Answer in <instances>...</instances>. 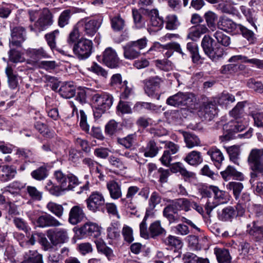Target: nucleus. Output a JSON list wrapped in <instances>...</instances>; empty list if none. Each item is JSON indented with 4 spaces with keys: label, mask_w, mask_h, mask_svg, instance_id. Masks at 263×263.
I'll return each instance as SVG.
<instances>
[{
    "label": "nucleus",
    "mask_w": 263,
    "mask_h": 263,
    "mask_svg": "<svg viewBox=\"0 0 263 263\" xmlns=\"http://www.w3.org/2000/svg\"><path fill=\"white\" fill-rule=\"evenodd\" d=\"M263 148H254L251 150L247 162L250 172V182L253 184L259 175H263Z\"/></svg>",
    "instance_id": "1"
},
{
    "label": "nucleus",
    "mask_w": 263,
    "mask_h": 263,
    "mask_svg": "<svg viewBox=\"0 0 263 263\" xmlns=\"http://www.w3.org/2000/svg\"><path fill=\"white\" fill-rule=\"evenodd\" d=\"M16 174V168L13 166L5 165L0 166V179L3 181L12 179Z\"/></svg>",
    "instance_id": "20"
},
{
    "label": "nucleus",
    "mask_w": 263,
    "mask_h": 263,
    "mask_svg": "<svg viewBox=\"0 0 263 263\" xmlns=\"http://www.w3.org/2000/svg\"><path fill=\"white\" fill-rule=\"evenodd\" d=\"M172 203L177 211L183 210L188 212L191 210L192 206V201L185 198L176 199Z\"/></svg>",
    "instance_id": "29"
},
{
    "label": "nucleus",
    "mask_w": 263,
    "mask_h": 263,
    "mask_svg": "<svg viewBox=\"0 0 263 263\" xmlns=\"http://www.w3.org/2000/svg\"><path fill=\"white\" fill-rule=\"evenodd\" d=\"M82 233L92 235L95 236L100 235V227L95 222H87L85 223L81 228Z\"/></svg>",
    "instance_id": "24"
},
{
    "label": "nucleus",
    "mask_w": 263,
    "mask_h": 263,
    "mask_svg": "<svg viewBox=\"0 0 263 263\" xmlns=\"http://www.w3.org/2000/svg\"><path fill=\"white\" fill-rule=\"evenodd\" d=\"M236 217V212L232 206H228L218 213L219 219L222 221H231Z\"/></svg>",
    "instance_id": "33"
},
{
    "label": "nucleus",
    "mask_w": 263,
    "mask_h": 263,
    "mask_svg": "<svg viewBox=\"0 0 263 263\" xmlns=\"http://www.w3.org/2000/svg\"><path fill=\"white\" fill-rule=\"evenodd\" d=\"M240 10L245 16L247 21L255 29H257L255 25L256 18H255V11L244 6L240 7Z\"/></svg>",
    "instance_id": "36"
},
{
    "label": "nucleus",
    "mask_w": 263,
    "mask_h": 263,
    "mask_svg": "<svg viewBox=\"0 0 263 263\" xmlns=\"http://www.w3.org/2000/svg\"><path fill=\"white\" fill-rule=\"evenodd\" d=\"M71 16V11L70 9L64 10L60 15L58 19V25L61 28H63L69 23Z\"/></svg>",
    "instance_id": "47"
},
{
    "label": "nucleus",
    "mask_w": 263,
    "mask_h": 263,
    "mask_svg": "<svg viewBox=\"0 0 263 263\" xmlns=\"http://www.w3.org/2000/svg\"><path fill=\"white\" fill-rule=\"evenodd\" d=\"M52 14L49 10H45L40 16L37 21L34 23L33 25H30L29 26V28L31 31L36 33L40 32L45 29L47 26L52 24Z\"/></svg>",
    "instance_id": "7"
},
{
    "label": "nucleus",
    "mask_w": 263,
    "mask_h": 263,
    "mask_svg": "<svg viewBox=\"0 0 263 263\" xmlns=\"http://www.w3.org/2000/svg\"><path fill=\"white\" fill-rule=\"evenodd\" d=\"M235 101V97L233 95L228 93H222L219 97L218 102L220 105L227 106Z\"/></svg>",
    "instance_id": "52"
},
{
    "label": "nucleus",
    "mask_w": 263,
    "mask_h": 263,
    "mask_svg": "<svg viewBox=\"0 0 263 263\" xmlns=\"http://www.w3.org/2000/svg\"><path fill=\"white\" fill-rule=\"evenodd\" d=\"M106 186L112 199L116 200L121 197L122 193L121 185L118 183L111 180L107 183Z\"/></svg>",
    "instance_id": "22"
},
{
    "label": "nucleus",
    "mask_w": 263,
    "mask_h": 263,
    "mask_svg": "<svg viewBox=\"0 0 263 263\" xmlns=\"http://www.w3.org/2000/svg\"><path fill=\"white\" fill-rule=\"evenodd\" d=\"M173 168L175 170L176 172H179L181 175L187 178H193L195 176V174L187 171L181 163L178 162L176 163Z\"/></svg>",
    "instance_id": "55"
},
{
    "label": "nucleus",
    "mask_w": 263,
    "mask_h": 263,
    "mask_svg": "<svg viewBox=\"0 0 263 263\" xmlns=\"http://www.w3.org/2000/svg\"><path fill=\"white\" fill-rule=\"evenodd\" d=\"M65 181L66 182V185L68 186L66 187H61V189L64 191L72 189L74 185L78 184L79 183L78 178L71 174L67 175L66 180Z\"/></svg>",
    "instance_id": "54"
},
{
    "label": "nucleus",
    "mask_w": 263,
    "mask_h": 263,
    "mask_svg": "<svg viewBox=\"0 0 263 263\" xmlns=\"http://www.w3.org/2000/svg\"><path fill=\"white\" fill-rule=\"evenodd\" d=\"M217 114L216 105L211 102L203 103L198 111L200 118L209 121L213 119Z\"/></svg>",
    "instance_id": "10"
},
{
    "label": "nucleus",
    "mask_w": 263,
    "mask_h": 263,
    "mask_svg": "<svg viewBox=\"0 0 263 263\" xmlns=\"http://www.w3.org/2000/svg\"><path fill=\"white\" fill-rule=\"evenodd\" d=\"M107 237L111 239H115L120 236V230L116 224H111L107 230Z\"/></svg>",
    "instance_id": "63"
},
{
    "label": "nucleus",
    "mask_w": 263,
    "mask_h": 263,
    "mask_svg": "<svg viewBox=\"0 0 263 263\" xmlns=\"http://www.w3.org/2000/svg\"><path fill=\"white\" fill-rule=\"evenodd\" d=\"M31 176L37 180L44 179L47 176V172L45 167L41 166L37 169L32 172Z\"/></svg>",
    "instance_id": "53"
},
{
    "label": "nucleus",
    "mask_w": 263,
    "mask_h": 263,
    "mask_svg": "<svg viewBox=\"0 0 263 263\" xmlns=\"http://www.w3.org/2000/svg\"><path fill=\"white\" fill-rule=\"evenodd\" d=\"M166 29L168 30H176L180 26V22L176 15H168L165 19Z\"/></svg>",
    "instance_id": "45"
},
{
    "label": "nucleus",
    "mask_w": 263,
    "mask_h": 263,
    "mask_svg": "<svg viewBox=\"0 0 263 263\" xmlns=\"http://www.w3.org/2000/svg\"><path fill=\"white\" fill-rule=\"evenodd\" d=\"M86 202L88 210L96 212L104 204L105 199L102 193L99 192H93L86 200Z\"/></svg>",
    "instance_id": "9"
},
{
    "label": "nucleus",
    "mask_w": 263,
    "mask_h": 263,
    "mask_svg": "<svg viewBox=\"0 0 263 263\" xmlns=\"http://www.w3.org/2000/svg\"><path fill=\"white\" fill-rule=\"evenodd\" d=\"M102 22L103 18L101 16L91 19L85 18L78 22V26L82 32H84L86 35L92 36L96 33Z\"/></svg>",
    "instance_id": "4"
},
{
    "label": "nucleus",
    "mask_w": 263,
    "mask_h": 263,
    "mask_svg": "<svg viewBox=\"0 0 263 263\" xmlns=\"http://www.w3.org/2000/svg\"><path fill=\"white\" fill-rule=\"evenodd\" d=\"M184 160L191 165H198L203 161L201 153L196 151H193L188 153Z\"/></svg>",
    "instance_id": "28"
},
{
    "label": "nucleus",
    "mask_w": 263,
    "mask_h": 263,
    "mask_svg": "<svg viewBox=\"0 0 263 263\" xmlns=\"http://www.w3.org/2000/svg\"><path fill=\"white\" fill-rule=\"evenodd\" d=\"M159 152V148L156 145V143L154 141H149L146 147L144 149V156L146 157H154Z\"/></svg>",
    "instance_id": "42"
},
{
    "label": "nucleus",
    "mask_w": 263,
    "mask_h": 263,
    "mask_svg": "<svg viewBox=\"0 0 263 263\" xmlns=\"http://www.w3.org/2000/svg\"><path fill=\"white\" fill-rule=\"evenodd\" d=\"M96 107L93 109V115L96 119L100 118L102 115L111 106L113 98L108 93H96L92 97Z\"/></svg>",
    "instance_id": "2"
},
{
    "label": "nucleus",
    "mask_w": 263,
    "mask_h": 263,
    "mask_svg": "<svg viewBox=\"0 0 263 263\" xmlns=\"http://www.w3.org/2000/svg\"><path fill=\"white\" fill-rule=\"evenodd\" d=\"M132 13L136 28H143L145 25V19L139 12V10L134 9L132 10Z\"/></svg>",
    "instance_id": "50"
},
{
    "label": "nucleus",
    "mask_w": 263,
    "mask_h": 263,
    "mask_svg": "<svg viewBox=\"0 0 263 263\" xmlns=\"http://www.w3.org/2000/svg\"><path fill=\"white\" fill-rule=\"evenodd\" d=\"M209 31L205 25H197L191 27L189 30L187 38L193 41H196L200 36Z\"/></svg>",
    "instance_id": "17"
},
{
    "label": "nucleus",
    "mask_w": 263,
    "mask_h": 263,
    "mask_svg": "<svg viewBox=\"0 0 263 263\" xmlns=\"http://www.w3.org/2000/svg\"><path fill=\"white\" fill-rule=\"evenodd\" d=\"M9 57L10 61L13 63L23 62L25 61V58L18 50H10Z\"/></svg>",
    "instance_id": "62"
},
{
    "label": "nucleus",
    "mask_w": 263,
    "mask_h": 263,
    "mask_svg": "<svg viewBox=\"0 0 263 263\" xmlns=\"http://www.w3.org/2000/svg\"><path fill=\"white\" fill-rule=\"evenodd\" d=\"M163 241L165 245L176 248H180L182 246V242L180 239L177 236L171 235L165 238Z\"/></svg>",
    "instance_id": "48"
},
{
    "label": "nucleus",
    "mask_w": 263,
    "mask_h": 263,
    "mask_svg": "<svg viewBox=\"0 0 263 263\" xmlns=\"http://www.w3.org/2000/svg\"><path fill=\"white\" fill-rule=\"evenodd\" d=\"M247 232L256 241L263 239V228L255 221L248 224Z\"/></svg>",
    "instance_id": "18"
},
{
    "label": "nucleus",
    "mask_w": 263,
    "mask_h": 263,
    "mask_svg": "<svg viewBox=\"0 0 263 263\" xmlns=\"http://www.w3.org/2000/svg\"><path fill=\"white\" fill-rule=\"evenodd\" d=\"M36 226L45 228L50 227H59L62 225L59 220L50 214H46L40 216L36 220Z\"/></svg>",
    "instance_id": "12"
},
{
    "label": "nucleus",
    "mask_w": 263,
    "mask_h": 263,
    "mask_svg": "<svg viewBox=\"0 0 263 263\" xmlns=\"http://www.w3.org/2000/svg\"><path fill=\"white\" fill-rule=\"evenodd\" d=\"M173 204L166 206L163 211V216L166 218L170 223L176 222L178 221V217L175 214L176 213V210Z\"/></svg>",
    "instance_id": "37"
},
{
    "label": "nucleus",
    "mask_w": 263,
    "mask_h": 263,
    "mask_svg": "<svg viewBox=\"0 0 263 263\" xmlns=\"http://www.w3.org/2000/svg\"><path fill=\"white\" fill-rule=\"evenodd\" d=\"M195 100L196 98L193 94L179 92L168 98L166 103L173 106H190Z\"/></svg>",
    "instance_id": "5"
},
{
    "label": "nucleus",
    "mask_w": 263,
    "mask_h": 263,
    "mask_svg": "<svg viewBox=\"0 0 263 263\" xmlns=\"http://www.w3.org/2000/svg\"><path fill=\"white\" fill-rule=\"evenodd\" d=\"M162 80L158 77L151 78L144 81L145 91L149 96L153 95L154 92L160 87Z\"/></svg>",
    "instance_id": "16"
},
{
    "label": "nucleus",
    "mask_w": 263,
    "mask_h": 263,
    "mask_svg": "<svg viewBox=\"0 0 263 263\" xmlns=\"http://www.w3.org/2000/svg\"><path fill=\"white\" fill-rule=\"evenodd\" d=\"M96 243L98 251L104 254L109 260H111L114 256L112 249L101 241L98 240Z\"/></svg>",
    "instance_id": "44"
},
{
    "label": "nucleus",
    "mask_w": 263,
    "mask_h": 263,
    "mask_svg": "<svg viewBox=\"0 0 263 263\" xmlns=\"http://www.w3.org/2000/svg\"><path fill=\"white\" fill-rule=\"evenodd\" d=\"M108 161L109 163L112 166L116 167L120 170L126 169L128 167L127 163L122 161L120 159L113 156H111L109 158Z\"/></svg>",
    "instance_id": "51"
},
{
    "label": "nucleus",
    "mask_w": 263,
    "mask_h": 263,
    "mask_svg": "<svg viewBox=\"0 0 263 263\" xmlns=\"http://www.w3.org/2000/svg\"><path fill=\"white\" fill-rule=\"evenodd\" d=\"M59 92L61 96L64 98H71L76 94V86L72 82L66 83L61 86Z\"/></svg>",
    "instance_id": "26"
},
{
    "label": "nucleus",
    "mask_w": 263,
    "mask_h": 263,
    "mask_svg": "<svg viewBox=\"0 0 263 263\" xmlns=\"http://www.w3.org/2000/svg\"><path fill=\"white\" fill-rule=\"evenodd\" d=\"M243 103L242 102H238L236 106L230 112V115L235 118V119H238L241 117L243 113Z\"/></svg>",
    "instance_id": "58"
},
{
    "label": "nucleus",
    "mask_w": 263,
    "mask_h": 263,
    "mask_svg": "<svg viewBox=\"0 0 263 263\" xmlns=\"http://www.w3.org/2000/svg\"><path fill=\"white\" fill-rule=\"evenodd\" d=\"M85 216L82 207L80 205H74L70 210L68 216V221L72 225H76L81 222Z\"/></svg>",
    "instance_id": "13"
},
{
    "label": "nucleus",
    "mask_w": 263,
    "mask_h": 263,
    "mask_svg": "<svg viewBox=\"0 0 263 263\" xmlns=\"http://www.w3.org/2000/svg\"><path fill=\"white\" fill-rule=\"evenodd\" d=\"M11 36L10 46L13 48H21L22 43L26 40V29L20 26L11 27Z\"/></svg>",
    "instance_id": "8"
},
{
    "label": "nucleus",
    "mask_w": 263,
    "mask_h": 263,
    "mask_svg": "<svg viewBox=\"0 0 263 263\" xmlns=\"http://www.w3.org/2000/svg\"><path fill=\"white\" fill-rule=\"evenodd\" d=\"M21 263H44L43 257L35 250H30L26 252L24 260Z\"/></svg>",
    "instance_id": "25"
},
{
    "label": "nucleus",
    "mask_w": 263,
    "mask_h": 263,
    "mask_svg": "<svg viewBox=\"0 0 263 263\" xmlns=\"http://www.w3.org/2000/svg\"><path fill=\"white\" fill-rule=\"evenodd\" d=\"M214 37L219 43L225 47L228 46L230 44V37L221 31H216L214 34Z\"/></svg>",
    "instance_id": "56"
},
{
    "label": "nucleus",
    "mask_w": 263,
    "mask_h": 263,
    "mask_svg": "<svg viewBox=\"0 0 263 263\" xmlns=\"http://www.w3.org/2000/svg\"><path fill=\"white\" fill-rule=\"evenodd\" d=\"M5 72L8 78V82L10 87L12 89L15 88L17 86L18 82L16 76L13 74L12 68L7 66Z\"/></svg>",
    "instance_id": "49"
},
{
    "label": "nucleus",
    "mask_w": 263,
    "mask_h": 263,
    "mask_svg": "<svg viewBox=\"0 0 263 263\" xmlns=\"http://www.w3.org/2000/svg\"><path fill=\"white\" fill-rule=\"evenodd\" d=\"M204 18L209 28L215 27V22L217 18V15L215 13L212 11H208L205 13Z\"/></svg>",
    "instance_id": "64"
},
{
    "label": "nucleus",
    "mask_w": 263,
    "mask_h": 263,
    "mask_svg": "<svg viewBox=\"0 0 263 263\" xmlns=\"http://www.w3.org/2000/svg\"><path fill=\"white\" fill-rule=\"evenodd\" d=\"M211 190L214 194V202H211L209 200L207 202L205 209L206 213L209 214L211 212L218 204L227 203L229 200V197L226 192L220 190L217 186H212Z\"/></svg>",
    "instance_id": "6"
},
{
    "label": "nucleus",
    "mask_w": 263,
    "mask_h": 263,
    "mask_svg": "<svg viewBox=\"0 0 263 263\" xmlns=\"http://www.w3.org/2000/svg\"><path fill=\"white\" fill-rule=\"evenodd\" d=\"M150 15V25L152 27L155 28L152 29L156 31L161 29L163 26L164 21L162 18L158 15V11L156 10H151Z\"/></svg>",
    "instance_id": "27"
},
{
    "label": "nucleus",
    "mask_w": 263,
    "mask_h": 263,
    "mask_svg": "<svg viewBox=\"0 0 263 263\" xmlns=\"http://www.w3.org/2000/svg\"><path fill=\"white\" fill-rule=\"evenodd\" d=\"M110 21L111 27L115 31L122 30L125 26L124 20L119 14L110 17Z\"/></svg>",
    "instance_id": "35"
},
{
    "label": "nucleus",
    "mask_w": 263,
    "mask_h": 263,
    "mask_svg": "<svg viewBox=\"0 0 263 263\" xmlns=\"http://www.w3.org/2000/svg\"><path fill=\"white\" fill-rule=\"evenodd\" d=\"M148 40L143 37L135 41L128 42L124 49H143L147 47Z\"/></svg>",
    "instance_id": "34"
},
{
    "label": "nucleus",
    "mask_w": 263,
    "mask_h": 263,
    "mask_svg": "<svg viewBox=\"0 0 263 263\" xmlns=\"http://www.w3.org/2000/svg\"><path fill=\"white\" fill-rule=\"evenodd\" d=\"M79 28L78 24L74 26L70 32L67 42L70 47L72 49H92V42L91 40L80 37Z\"/></svg>",
    "instance_id": "3"
},
{
    "label": "nucleus",
    "mask_w": 263,
    "mask_h": 263,
    "mask_svg": "<svg viewBox=\"0 0 263 263\" xmlns=\"http://www.w3.org/2000/svg\"><path fill=\"white\" fill-rule=\"evenodd\" d=\"M102 61L107 66L110 68H116L119 63V59L115 50H104Z\"/></svg>",
    "instance_id": "15"
},
{
    "label": "nucleus",
    "mask_w": 263,
    "mask_h": 263,
    "mask_svg": "<svg viewBox=\"0 0 263 263\" xmlns=\"http://www.w3.org/2000/svg\"><path fill=\"white\" fill-rule=\"evenodd\" d=\"M235 34L242 35L250 44H254L257 41L256 35L253 31L240 24H239Z\"/></svg>",
    "instance_id": "19"
},
{
    "label": "nucleus",
    "mask_w": 263,
    "mask_h": 263,
    "mask_svg": "<svg viewBox=\"0 0 263 263\" xmlns=\"http://www.w3.org/2000/svg\"><path fill=\"white\" fill-rule=\"evenodd\" d=\"M214 252L218 263H231V256L228 250L223 248H215Z\"/></svg>",
    "instance_id": "30"
},
{
    "label": "nucleus",
    "mask_w": 263,
    "mask_h": 263,
    "mask_svg": "<svg viewBox=\"0 0 263 263\" xmlns=\"http://www.w3.org/2000/svg\"><path fill=\"white\" fill-rule=\"evenodd\" d=\"M150 234L152 237L165 233V230L161 227L160 221H157L152 223L149 228Z\"/></svg>",
    "instance_id": "46"
},
{
    "label": "nucleus",
    "mask_w": 263,
    "mask_h": 263,
    "mask_svg": "<svg viewBox=\"0 0 263 263\" xmlns=\"http://www.w3.org/2000/svg\"><path fill=\"white\" fill-rule=\"evenodd\" d=\"M226 187L228 190L233 191L234 196L237 199L243 190V185L241 182L232 181L227 184Z\"/></svg>",
    "instance_id": "43"
},
{
    "label": "nucleus",
    "mask_w": 263,
    "mask_h": 263,
    "mask_svg": "<svg viewBox=\"0 0 263 263\" xmlns=\"http://www.w3.org/2000/svg\"><path fill=\"white\" fill-rule=\"evenodd\" d=\"M237 120L236 119V120L225 125L223 129L228 131L229 133L238 132L243 130L247 125V122L239 123Z\"/></svg>",
    "instance_id": "31"
},
{
    "label": "nucleus",
    "mask_w": 263,
    "mask_h": 263,
    "mask_svg": "<svg viewBox=\"0 0 263 263\" xmlns=\"http://www.w3.org/2000/svg\"><path fill=\"white\" fill-rule=\"evenodd\" d=\"M239 24L226 16L220 17L218 23V28L225 32L235 34Z\"/></svg>",
    "instance_id": "11"
},
{
    "label": "nucleus",
    "mask_w": 263,
    "mask_h": 263,
    "mask_svg": "<svg viewBox=\"0 0 263 263\" xmlns=\"http://www.w3.org/2000/svg\"><path fill=\"white\" fill-rule=\"evenodd\" d=\"M59 34V30L56 29L45 35V39L51 49H54L57 47L56 38Z\"/></svg>",
    "instance_id": "41"
},
{
    "label": "nucleus",
    "mask_w": 263,
    "mask_h": 263,
    "mask_svg": "<svg viewBox=\"0 0 263 263\" xmlns=\"http://www.w3.org/2000/svg\"><path fill=\"white\" fill-rule=\"evenodd\" d=\"M134 135H129L126 137L118 139V143L126 148H129L133 145L135 139Z\"/></svg>",
    "instance_id": "61"
},
{
    "label": "nucleus",
    "mask_w": 263,
    "mask_h": 263,
    "mask_svg": "<svg viewBox=\"0 0 263 263\" xmlns=\"http://www.w3.org/2000/svg\"><path fill=\"white\" fill-rule=\"evenodd\" d=\"M222 177L225 180H228L231 177L234 176L237 178L238 179L241 180L243 179V175L241 173L236 171V170L229 165L226 169L220 173Z\"/></svg>",
    "instance_id": "32"
},
{
    "label": "nucleus",
    "mask_w": 263,
    "mask_h": 263,
    "mask_svg": "<svg viewBox=\"0 0 263 263\" xmlns=\"http://www.w3.org/2000/svg\"><path fill=\"white\" fill-rule=\"evenodd\" d=\"M27 192L30 197L35 200H41L42 198V192L39 191L36 187L32 186H28Z\"/></svg>",
    "instance_id": "60"
},
{
    "label": "nucleus",
    "mask_w": 263,
    "mask_h": 263,
    "mask_svg": "<svg viewBox=\"0 0 263 263\" xmlns=\"http://www.w3.org/2000/svg\"><path fill=\"white\" fill-rule=\"evenodd\" d=\"M227 151L229 155L230 160L235 164L239 165L240 153L239 147L235 145L232 146L228 147Z\"/></svg>",
    "instance_id": "40"
},
{
    "label": "nucleus",
    "mask_w": 263,
    "mask_h": 263,
    "mask_svg": "<svg viewBox=\"0 0 263 263\" xmlns=\"http://www.w3.org/2000/svg\"><path fill=\"white\" fill-rule=\"evenodd\" d=\"M22 187V185L20 182L14 181L3 189V193L6 195L10 194L14 196H17L18 195Z\"/></svg>",
    "instance_id": "38"
},
{
    "label": "nucleus",
    "mask_w": 263,
    "mask_h": 263,
    "mask_svg": "<svg viewBox=\"0 0 263 263\" xmlns=\"http://www.w3.org/2000/svg\"><path fill=\"white\" fill-rule=\"evenodd\" d=\"M183 136L186 146L187 148H193L194 147L201 145L199 138L195 134L189 132H183Z\"/></svg>",
    "instance_id": "23"
},
{
    "label": "nucleus",
    "mask_w": 263,
    "mask_h": 263,
    "mask_svg": "<svg viewBox=\"0 0 263 263\" xmlns=\"http://www.w3.org/2000/svg\"><path fill=\"white\" fill-rule=\"evenodd\" d=\"M162 48L163 49H181V47L180 45L176 42H172L166 46H162L160 43L158 42H156L154 44L153 46H151L149 49H155V48Z\"/></svg>",
    "instance_id": "57"
},
{
    "label": "nucleus",
    "mask_w": 263,
    "mask_h": 263,
    "mask_svg": "<svg viewBox=\"0 0 263 263\" xmlns=\"http://www.w3.org/2000/svg\"><path fill=\"white\" fill-rule=\"evenodd\" d=\"M47 236L54 245L59 243H64L68 238L67 231L63 229H59L55 231H50Z\"/></svg>",
    "instance_id": "14"
},
{
    "label": "nucleus",
    "mask_w": 263,
    "mask_h": 263,
    "mask_svg": "<svg viewBox=\"0 0 263 263\" xmlns=\"http://www.w3.org/2000/svg\"><path fill=\"white\" fill-rule=\"evenodd\" d=\"M47 209L59 218H62L64 213V208L61 204L53 202H49L46 205Z\"/></svg>",
    "instance_id": "39"
},
{
    "label": "nucleus",
    "mask_w": 263,
    "mask_h": 263,
    "mask_svg": "<svg viewBox=\"0 0 263 263\" xmlns=\"http://www.w3.org/2000/svg\"><path fill=\"white\" fill-rule=\"evenodd\" d=\"M215 42L209 35H204L201 41V46L203 49H214V46Z\"/></svg>",
    "instance_id": "59"
},
{
    "label": "nucleus",
    "mask_w": 263,
    "mask_h": 263,
    "mask_svg": "<svg viewBox=\"0 0 263 263\" xmlns=\"http://www.w3.org/2000/svg\"><path fill=\"white\" fill-rule=\"evenodd\" d=\"M212 161L217 168H219L224 160L223 154L220 149L216 147H212L207 152Z\"/></svg>",
    "instance_id": "21"
}]
</instances>
